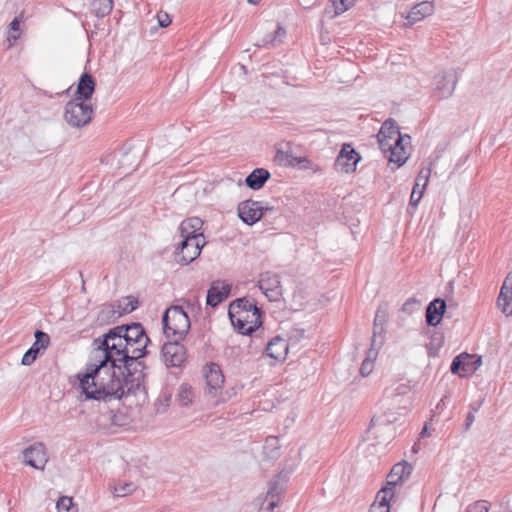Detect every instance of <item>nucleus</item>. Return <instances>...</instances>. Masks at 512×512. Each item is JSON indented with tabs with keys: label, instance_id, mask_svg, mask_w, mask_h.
Listing matches in <instances>:
<instances>
[{
	"label": "nucleus",
	"instance_id": "a211bd4d",
	"mask_svg": "<svg viewBox=\"0 0 512 512\" xmlns=\"http://www.w3.org/2000/svg\"><path fill=\"white\" fill-rule=\"evenodd\" d=\"M34 336L36 339L35 342L22 357L21 363L25 366L31 365L36 360L39 352L45 350L50 344V337L47 333L36 330Z\"/></svg>",
	"mask_w": 512,
	"mask_h": 512
},
{
	"label": "nucleus",
	"instance_id": "473e14b6",
	"mask_svg": "<svg viewBox=\"0 0 512 512\" xmlns=\"http://www.w3.org/2000/svg\"><path fill=\"white\" fill-rule=\"evenodd\" d=\"M497 305L503 314L506 316L512 315V294H505L503 291H500Z\"/></svg>",
	"mask_w": 512,
	"mask_h": 512
},
{
	"label": "nucleus",
	"instance_id": "7c9ffc66",
	"mask_svg": "<svg viewBox=\"0 0 512 512\" xmlns=\"http://www.w3.org/2000/svg\"><path fill=\"white\" fill-rule=\"evenodd\" d=\"M285 35H286V31L281 26H278L277 29L274 31L273 36L272 35L265 36L261 41L256 43V46L262 47L267 44H272L273 46H277L278 44L283 42Z\"/></svg>",
	"mask_w": 512,
	"mask_h": 512
},
{
	"label": "nucleus",
	"instance_id": "49530a36",
	"mask_svg": "<svg viewBox=\"0 0 512 512\" xmlns=\"http://www.w3.org/2000/svg\"><path fill=\"white\" fill-rule=\"evenodd\" d=\"M157 20L160 27H167L171 23V18L166 12H159Z\"/></svg>",
	"mask_w": 512,
	"mask_h": 512
},
{
	"label": "nucleus",
	"instance_id": "6e6d98bb",
	"mask_svg": "<svg viewBox=\"0 0 512 512\" xmlns=\"http://www.w3.org/2000/svg\"><path fill=\"white\" fill-rule=\"evenodd\" d=\"M481 404H482V403L480 402V403H478L477 405H475V404L471 405V409H472V411H471V412H473V413H474V412L478 411V409H479V407L481 406Z\"/></svg>",
	"mask_w": 512,
	"mask_h": 512
},
{
	"label": "nucleus",
	"instance_id": "8fccbe9b",
	"mask_svg": "<svg viewBox=\"0 0 512 512\" xmlns=\"http://www.w3.org/2000/svg\"><path fill=\"white\" fill-rule=\"evenodd\" d=\"M474 420H475V417H474L473 412H469L465 419L464 429L468 430L471 427V425L473 424Z\"/></svg>",
	"mask_w": 512,
	"mask_h": 512
},
{
	"label": "nucleus",
	"instance_id": "f257e3e1",
	"mask_svg": "<svg viewBox=\"0 0 512 512\" xmlns=\"http://www.w3.org/2000/svg\"><path fill=\"white\" fill-rule=\"evenodd\" d=\"M121 340V347L111 340L99 348L92 344L86 372L78 374L79 387L86 399H120L131 391L135 381L139 382L132 369L137 370L141 365L138 360L147 353L150 339L121 337Z\"/></svg>",
	"mask_w": 512,
	"mask_h": 512
},
{
	"label": "nucleus",
	"instance_id": "9b49d317",
	"mask_svg": "<svg viewBox=\"0 0 512 512\" xmlns=\"http://www.w3.org/2000/svg\"><path fill=\"white\" fill-rule=\"evenodd\" d=\"M179 341L170 339L162 347V358L168 367H180L186 360V350Z\"/></svg>",
	"mask_w": 512,
	"mask_h": 512
},
{
	"label": "nucleus",
	"instance_id": "58836bf2",
	"mask_svg": "<svg viewBox=\"0 0 512 512\" xmlns=\"http://www.w3.org/2000/svg\"><path fill=\"white\" fill-rule=\"evenodd\" d=\"M237 302L239 303V309L238 310H243V311H250V310H253L254 308H257L256 304L254 303V301L248 299V298H239V299H236L234 300L230 305H229V309H232V307L237 304Z\"/></svg>",
	"mask_w": 512,
	"mask_h": 512
},
{
	"label": "nucleus",
	"instance_id": "aec40b11",
	"mask_svg": "<svg viewBox=\"0 0 512 512\" xmlns=\"http://www.w3.org/2000/svg\"><path fill=\"white\" fill-rule=\"evenodd\" d=\"M283 491V484L279 482L270 483L258 512H274V509L278 506V498Z\"/></svg>",
	"mask_w": 512,
	"mask_h": 512
},
{
	"label": "nucleus",
	"instance_id": "864d4df0",
	"mask_svg": "<svg viewBox=\"0 0 512 512\" xmlns=\"http://www.w3.org/2000/svg\"><path fill=\"white\" fill-rule=\"evenodd\" d=\"M19 20L17 18H15L11 23H10V28L11 30H14V31H17L19 29Z\"/></svg>",
	"mask_w": 512,
	"mask_h": 512
},
{
	"label": "nucleus",
	"instance_id": "052dcab7",
	"mask_svg": "<svg viewBox=\"0 0 512 512\" xmlns=\"http://www.w3.org/2000/svg\"><path fill=\"white\" fill-rule=\"evenodd\" d=\"M413 452H417V448H415V446L413 447Z\"/></svg>",
	"mask_w": 512,
	"mask_h": 512
},
{
	"label": "nucleus",
	"instance_id": "cd10ccee",
	"mask_svg": "<svg viewBox=\"0 0 512 512\" xmlns=\"http://www.w3.org/2000/svg\"><path fill=\"white\" fill-rule=\"evenodd\" d=\"M194 398V390L189 384L183 383L179 386L177 393V402L179 403V405L187 407L192 404Z\"/></svg>",
	"mask_w": 512,
	"mask_h": 512
},
{
	"label": "nucleus",
	"instance_id": "3c124183",
	"mask_svg": "<svg viewBox=\"0 0 512 512\" xmlns=\"http://www.w3.org/2000/svg\"><path fill=\"white\" fill-rule=\"evenodd\" d=\"M116 314V311L112 308H108V309H103L100 311L99 313V318L101 319H104V317L107 315V316H115Z\"/></svg>",
	"mask_w": 512,
	"mask_h": 512
},
{
	"label": "nucleus",
	"instance_id": "5701e85b",
	"mask_svg": "<svg viewBox=\"0 0 512 512\" xmlns=\"http://www.w3.org/2000/svg\"><path fill=\"white\" fill-rule=\"evenodd\" d=\"M434 12V5L430 1H423L420 3H417L415 6L412 7V9L408 12L407 20L409 21V24H415L427 16H430Z\"/></svg>",
	"mask_w": 512,
	"mask_h": 512
},
{
	"label": "nucleus",
	"instance_id": "4c0bfd02",
	"mask_svg": "<svg viewBox=\"0 0 512 512\" xmlns=\"http://www.w3.org/2000/svg\"><path fill=\"white\" fill-rule=\"evenodd\" d=\"M171 402V394L162 393L155 402V409L157 413L166 412Z\"/></svg>",
	"mask_w": 512,
	"mask_h": 512
},
{
	"label": "nucleus",
	"instance_id": "f8f14e48",
	"mask_svg": "<svg viewBox=\"0 0 512 512\" xmlns=\"http://www.w3.org/2000/svg\"><path fill=\"white\" fill-rule=\"evenodd\" d=\"M361 157L350 144H344L335 160V169L342 173H351Z\"/></svg>",
	"mask_w": 512,
	"mask_h": 512
},
{
	"label": "nucleus",
	"instance_id": "2eb2a0df",
	"mask_svg": "<svg viewBox=\"0 0 512 512\" xmlns=\"http://www.w3.org/2000/svg\"><path fill=\"white\" fill-rule=\"evenodd\" d=\"M258 286L270 301H277L282 295L281 283L277 274L271 272L262 273Z\"/></svg>",
	"mask_w": 512,
	"mask_h": 512
},
{
	"label": "nucleus",
	"instance_id": "79ce46f5",
	"mask_svg": "<svg viewBox=\"0 0 512 512\" xmlns=\"http://www.w3.org/2000/svg\"><path fill=\"white\" fill-rule=\"evenodd\" d=\"M355 0H339L334 2L335 14L340 15L354 5Z\"/></svg>",
	"mask_w": 512,
	"mask_h": 512
},
{
	"label": "nucleus",
	"instance_id": "9d476101",
	"mask_svg": "<svg viewBox=\"0 0 512 512\" xmlns=\"http://www.w3.org/2000/svg\"><path fill=\"white\" fill-rule=\"evenodd\" d=\"M457 81V73L453 69L438 73L435 75L432 84L433 95L438 99H446L450 97L455 90Z\"/></svg>",
	"mask_w": 512,
	"mask_h": 512
},
{
	"label": "nucleus",
	"instance_id": "ddd939ff",
	"mask_svg": "<svg viewBox=\"0 0 512 512\" xmlns=\"http://www.w3.org/2000/svg\"><path fill=\"white\" fill-rule=\"evenodd\" d=\"M23 463L38 470H44L48 462L46 448L43 443L37 442L27 447L23 452Z\"/></svg>",
	"mask_w": 512,
	"mask_h": 512
},
{
	"label": "nucleus",
	"instance_id": "1a4fd4ad",
	"mask_svg": "<svg viewBox=\"0 0 512 512\" xmlns=\"http://www.w3.org/2000/svg\"><path fill=\"white\" fill-rule=\"evenodd\" d=\"M204 245L205 240L200 239L199 236L182 239L175 251V261L181 265H188L200 255Z\"/></svg>",
	"mask_w": 512,
	"mask_h": 512
},
{
	"label": "nucleus",
	"instance_id": "a878e982",
	"mask_svg": "<svg viewBox=\"0 0 512 512\" xmlns=\"http://www.w3.org/2000/svg\"><path fill=\"white\" fill-rule=\"evenodd\" d=\"M393 496L391 488H382L371 505L369 512H390L389 499Z\"/></svg>",
	"mask_w": 512,
	"mask_h": 512
},
{
	"label": "nucleus",
	"instance_id": "393cba45",
	"mask_svg": "<svg viewBox=\"0 0 512 512\" xmlns=\"http://www.w3.org/2000/svg\"><path fill=\"white\" fill-rule=\"evenodd\" d=\"M270 173L264 168L254 169L245 179L246 185L252 190H259L270 178Z\"/></svg>",
	"mask_w": 512,
	"mask_h": 512
},
{
	"label": "nucleus",
	"instance_id": "a18cd8bd",
	"mask_svg": "<svg viewBox=\"0 0 512 512\" xmlns=\"http://www.w3.org/2000/svg\"><path fill=\"white\" fill-rule=\"evenodd\" d=\"M467 512H489V508L484 505V501H477L468 507Z\"/></svg>",
	"mask_w": 512,
	"mask_h": 512
},
{
	"label": "nucleus",
	"instance_id": "f704fd0d",
	"mask_svg": "<svg viewBox=\"0 0 512 512\" xmlns=\"http://www.w3.org/2000/svg\"><path fill=\"white\" fill-rule=\"evenodd\" d=\"M58 512H77V507L73 504L72 498L68 496H62L56 503Z\"/></svg>",
	"mask_w": 512,
	"mask_h": 512
},
{
	"label": "nucleus",
	"instance_id": "7ed1b4c3",
	"mask_svg": "<svg viewBox=\"0 0 512 512\" xmlns=\"http://www.w3.org/2000/svg\"><path fill=\"white\" fill-rule=\"evenodd\" d=\"M164 333L168 339L182 340L190 329V319L181 306H171L162 318Z\"/></svg>",
	"mask_w": 512,
	"mask_h": 512
},
{
	"label": "nucleus",
	"instance_id": "b1692460",
	"mask_svg": "<svg viewBox=\"0 0 512 512\" xmlns=\"http://www.w3.org/2000/svg\"><path fill=\"white\" fill-rule=\"evenodd\" d=\"M203 225V222L198 217H191L184 220L179 226V232L182 239L187 237L199 236L200 239H204L202 233H197Z\"/></svg>",
	"mask_w": 512,
	"mask_h": 512
},
{
	"label": "nucleus",
	"instance_id": "5fc2aeb1",
	"mask_svg": "<svg viewBox=\"0 0 512 512\" xmlns=\"http://www.w3.org/2000/svg\"><path fill=\"white\" fill-rule=\"evenodd\" d=\"M384 331V325L379 324V327L377 328V336H381Z\"/></svg>",
	"mask_w": 512,
	"mask_h": 512
},
{
	"label": "nucleus",
	"instance_id": "f3484780",
	"mask_svg": "<svg viewBox=\"0 0 512 512\" xmlns=\"http://www.w3.org/2000/svg\"><path fill=\"white\" fill-rule=\"evenodd\" d=\"M231 292V285L221 280H216L211 283L207 292V305L216 307L225 301Z\"/></svg>",
	"mask_w": 512,
	"mask_h": 512
},
{
	"label": "nucleus",
	"instance_id": "a19ab883",
	"mask_svg": "<svg viewBox=\"0 0 512 512\" xmlns=\"http://www.w3.org/2000/svg\"><path fill=\"white\" fill-rule=\"evenodd\" d=\"M385 321H386L385 313L378 310L376 313V316H375V320H374V331H373V339H372L373 346H376V342H377V328L379 327V324L384 325Z\"/></svg>",
	"mask_w": 512,
	"mask_h": 512
},
{
	"label": "nucleus",
	"instance_id": "4468645a",
	"mask_svg": "<svg viewBox=\"0 0 512 512\" xmlns=\"http://www.w3.org/2000/svg\"><path fill=\"white\" fill-rule=\"evenodd\" d=\"M269 208H264L261 206L260 202L253 200H246L239 203L237 211L239 218L247 225H253L258 222L264 213V210H268Z\"/></svg>",
	"mask_w": 512,
	"mask_h": 512
},
{
	"label": "nucleus",
	"instance_id": "c9c22d12",
	"mask_svg": "<svg viewBox=\"0 0 512 512\" xmlns=\"http://www.w3.org/2000/svg\"><path fill=\"white\" fill-rule=\"evenodd\" d=\"M136 486L134 483H124L119 486L110 487L111 492L117 497H124L135 491Z\"/></svg>",
	"mask_w": 512,
	"mask_h": 512
},
{
	"label": "nucleus",
	"instance_id": "4d7b16f0",
	"mask_svg": "<svg viewBox=\"0 0 512 512\" xmlns=\"http://www.w3.org/2000/svg\"><path fill=\"white\" fill-rule=\"evenodd\" d=\"M427 434H428V433H427V426H424V428H423V429H422V431H421V435H422V436H425V435H427Z\"/></svg>",
	"mask_w": 512,
	"mask_h": 512
},
{
	"label": "nucleus",
	"instance_id": "bb28decb",
	"mask_svg": "<svg viewBox=\"0 0 512 512\" xmlns=\"http://www.w3.org/2000/svg\"><path fill=\"white\" fill-rule=\"evenodd\" d=\"M113 0H93L91 11L98 18H104L109 15L113 9Z\"/></svg>",
	"mask_w": 512,
	"mask_h": 512
},
{
	"label": "nucleus",
	"instance_id": "4be33fe9",
	"mask_svg": "<svg viewBox=\"0 0 512 512\" xmlns=\"http://www.w3.org/2000/svg\"><path fill=\"white\" fill-rule=\"evenodd\" d=\"M95 85V80L90 74H82L78 82L74 99L79 101L90 99L95 91Z\"/></svg>",
	"mask_w": 512,
	"mask_h": 512
},
{
	"label": "nucleus",
	"instance_id": "dca6fc26",
	"mask_svg": "<svg viewBox=\"0 0 512 512\" xmlns=\"http://www.w3.org/2000/svg\"><path fill=\"white\" fill-rule=\"evenodd\" d=\"M480 365L481 358L475 359L474 356L463 353L453 359L450 370L453 374L463 376L477 370Z\"/></svg>",
	"mask_w": 512,
	"mask_h": 512
},
{
	"label": "nucleus",
	"instance_id": "412c9836",
	"mask_svg": "<svg viewBox=\"0 0 512 512\" xmlns=\"http://www.w3.org/2000/svg\"><path fill=\"white\" fill-rule=\"evenodd\" d=\"M446 311V302L441 298H436L430 302L426 308V322L429 326H437Z\"/></svg>",
	"mask_w": 512,
	"mask_h": 512
},
{
	"label": "nucleus",
	"instance_id": "72a5a7b5",
	"mask_svg": "<svg viewBox=\"0 0 512 512\" xmlns=\"http://www.w3.org/2000/svg\"><path fill=\"white\" fill-rule=\"evenodd\" d=\"M393 475H397L403 481L405 478H408L412 473L413 467L407 461H402L395 464L393 467Z\"/></svg>",
	"mask_w": 512,
	"mask_h": 512
},
{
	"label": "nucleus",
	"instance_id": "37998d69",
	"mask_svg": "<svg viewBox=\"0 0 512 512\" xmlns=\"http://www.w3.org/2000/svg\"><path fill=\"white\" fill-rule=\"evenodd\" d=\"M419 188L420 187H416V184H414V187H413V190H412V193L410 196V201H409L410 206L416 207L418 205V203L420 202L425 189H423V188L419 189Z\"/></svg>",
	"mask_w": 512,
	"mask_h": 512
},
{
	"label": "nucleus",
	"instance_id": "20e7f679",
	"mask_svg": "<svg viewBox=\"0 0 512 512\" xmlns=\"http://www.w3.org/2000/svg\"><path fill=\"white\" fill-rule=\"evenodd\" d=\"M239 303L235 304L232 309H228V315L234 329L243 335H251L261 324V311L254 308L250 311L238 310Z\"/></svg>",
	"mask_w": 512,
	"mask_h": 512
},
{
	"label": "nucleus",
	"instance_id": "e433bc0d",
	"mask_svg": "<svg viewBox=\"0 0 512 512\" xmlns=\"http://www.w3.org/2000/svg\"><path fill=\"white\" fill-rule=\"evenodd\" d=\"M430 175H431L430 165L428 167L421 168V170L419 171V173L416 177V180H415L416 187L421 186V188L425 189L429 182Z\"/></svg>",
	"mask_w": 512,
	"mask_h": 512
},
{
	"label": "nucleus",
	"instance_id": "39448f33",
	"mask_svg": "<svg viewBox=\"0 0 512 512\" xmlns=\"http://www.w3.org/2000/svg\"><path fill=\"white\" fill-rule=\"evenodd\" d=\"M399 413L387 407L385 411L373 416L367 430L368 439L386 441L393 435V423L398 420Z\"/></svg>",
	"mask_w": 512,
	"mask_h": 512
},
{
	"label": "nucleus",
	"instance_id": "09e8293b",
	"mask_svg": "<svg viewBox=\"0 0 512 512\" xmlns=\"http://www.w3.org/2000/svg\"><path fill=\"white\" fill-rule=\"evenodd\" d=\"M400 482H402L401 478L398 477L397 475H393V469H391L390 473L388 474V486H386L385 488H391L393 490V487Z\"/></svg>",
	"mask_w": 512,
	"mask_h": 512
},
{
	"label": "nucleus",
	"instance_id": "6ab92c4d",
	"mask_svg": "<svg viewBox=\"0 0 512 512\" xmlns=\"http://www.w3.org/2000/svg\"><path fill=\"white\" fill-rule=\"evenodd\" d=\"M204 377L207 385V393L215 397L224 383V376L220 367L214 363L210 364L205 370Z\"/></svg>",
	"mask_w": 512,
	"mask_h": 512
},
{
	"label": "nucleus",
	"instance_id": "423d86ee",
	"mask_svg": "<svg viewBox=\"0 0 512 512\" xmlns=\"http://www.w3.org/2000/svg\"><path fill=\"white\" fill-rule=\"evenodd\" d=\"M121 337H130L135 339L148 338L140 323H132L109 329L108 332L103 334L101 337L95 338L93 340V345H98V348L101 346H107L109 344V340H111L118 342V346L121 347Z\"/></svg>",
	"mask_w": 512,
	"mask_h": 512
},
{
	"label": "nucleus",
	"instance_id": "c756f323",
	"mask_svg": "<svg viewBox=\"0 0 512 512\" xmlns=\"http://www.w3.org/2000/svg\"><path fill=\"white\" fill-rule=\"evenodd\" d=\"M378 351L375 348V346L372 345V347L368 350L366 358L363 360L361 367H360V373L363 377H366L371 374V372L374 369V360L377 358Z\"/></svg>",
	"mask_w": 512,
	"mask_h": 512
},
{
	"label": "nucleus",
	"instance_id": "ea45409f",
	"mask_svg": "<svg viewBox=\"0 0 512 512\" xmlns=\"http://www.w3.org/2000/svg\"><path fill=\"white\" fill-rule=\"evenodd\" d=\"M125 305H119L121 308V312L117 313V317H119L123 313H131L134 311L138 306V301L134 299L133 297H127L125 300Z\"/></svg>",
	"mask_w": 512,
	"mask_h": 512
},
{
	"label": "nucleus",
	"instance_id": "f03ea898",
	"mask_svg": "<svg viewBox=\"0 0 512 512\" xmlns=\"http://www.w3.org/2000/svg\"><path fill=\"white\" fill-rule=\"evenodd\" d=\"M379 147L383 153H389L388 160L397 164L398 167L404 165L408 160V155L405 150V139L410 140V136H403L395 121L387 119L381 126L377 134Z\"/></svg>",
	"mask_w": 512,
	"mask_h": 512
},
{
	"label": "nucleus",
	"instance_id": "603ef678",
	"mask_svg": "<svg viewBox=\"0 0 512 512\" xmlns=\"http://www.w3.org/2000/svg\"><path fill=\"white\" fill-rule=\"evenodd\" d=\"M419 304H420V303H419V301H417V300H415V299H409V300H407V301L404 303V305H403L402 309H403L404 311H408L409 309H411V306H412V305H419Z\"/></svg>",
	"mask_w": 512,
	"mask_h": 512
},
{
	"label": "nucleus",
	"instance_id": "c85d7f7f",
	"mask_svg": "<svg viewBox=\"0 0 512 512\" xmlns=\"http://www.w3.org/2000/svg\"><path fill=\"white\" fill-rule=\"evenodd\" d=\"M263 453L269 459H276L280 456V445L277 437L269 436L266 438Z\"/></svg>",
	"mask_w": 512,
	"mask_h": 512
},
{
	"label": "nucleus",
	"instance_id": "0eeeda50",
	"mask_svg": "<svg viewBox=\"0 0 512 512\" xmlns=\"http://www.w3.org/2000/svg\"><path fill=\"white\" fill-rule=\"evenodd\" d=\"M93 107L84 101L72 99L65 105L64 119L72 128L88 125L92 119Z\"/></svg>",
	"mask_w": 512,
	"mask_h": 512
},
{
	"label": "nucleus",
	"instance_id": "c03bdc74",
	"mask_svg": "<svg viewBox=\"0 0 512 512\" xmlns=\"http://www.w3.org/2000/svg\"><path fill=\"white\" fill-rule=\"evenodd\" d=\"M410 388L407 385L401 384L397 386L393 391L386 392V399H393L399 395H405L409 392Z\"/></svg>",
	"mask_w": 512,
	"mask_h": 512
},
{
	"label": "nucleus",
	"instance_id": "bf43d9fd",
	"mask_svg": "<svg viewBox=\"0 0 512 512\" xmlns=\"http://www.w3.org/2000/svg\"><path fill=\"white\" fill-rule=\"evenodd\" d=\"M449 286H450L451 289L453 288V281L449 282Z\"/></svg>",
	"mask_w": 512,
	"mask_h": 512
},
{
	"label": "nucleus",
	"instance_id": "de8ad7c7",
	"mask_svg": "<svg viewBox=\"0 0 512 512\" xmlns=\"http://www.w3.org/2000/svg\"><path fill=\"white\" fill-rule=\"evenodd\" d=\"M500 291H503L505 294H512V273L507 275Z\"/></svg>",
	"mask_w": 512,
	"mask_h": 512
},
{
	"label": "nucleus",
	"instance_id": "2f4dec72",
	"mask_svg": "<svg viewBox=\"0 0 512 512\" xmlns=\"http://www.w3.org/2000/svg\"><path fill=\"white\" fill-rule=\"evenodd\" d=\"M276 161L284 165H293L296 161L298 164L307 163L308 160L305 157H294L292 153L278 150L275 156Z\"/></svg>",
	"mask_w": 512,
	"mask_h": 512
},
{
	"label": "nucleus",
	"instance_id": "6e6552de",
	"mask_svg": "<svg viewBox=\"0 0 512 512\" xmlns=\"http://www.w3.org/2000/svg\"><path fill=\"white\" fill-rule=\"evenodd\" d=\"M304 337V331L296 330L294 335H291L288 340L275 336L266 345V355L277 361L284 360L286 355L291 349H294L299 339Z\"/></svg>",
	"mask_w": 512,
	"mask_h": 512
},
{
	"label": "nucleus",
	"instance_id": "13d9d810",
	"mask_svg": "<svg viewBox=\"0 0 512 512\" xmlns=\"http://www.w3.org/2000/svg\"><path fill=\"white\" fill-rule=\"evenodd\" d=\"M250 4H253V5H256L258 4L261 0H247Z\"/></svg>",
	"mask_w": 512,
	"mask_h": 512
}]
</instances>
